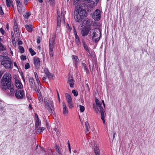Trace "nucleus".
I'll return each mask as SVG.
<instances>
[{
  "label": "nucleus",
  "instance_id": "nucleus-42",
  "mask_svg": "<svg viewBox=\"0 0 155 155\" xmlns=\"http://www.w3.org/2000/svg\"><path fill=\"white\" fill-rule=\"evenodd\" d=\"M41 38L40 37L38 36L37 38V42L39 44L41 42Z\"/></svg>",
  "mask_w": 155,
  "mask_h": 155
},
{
  "label": "nucleus",
  "instance_id": "nucleus-31",
  "mask_svg": "<svg viewBox=\"0 0 155 155\" xmlns=\"http://www.w3.org/2000/svg\"><path fill=\"white\" fill-rule=\"evenodd\" d=\"M38 100L40 102H42L43 99L41 95H40V94H38Z\"/></svg>",
  "mask_w": 155,
  "mask_h": 155
},
{
  "label": "nucleus",
  "instance_id": "nucleus-7",
  "mask_svg": "<svg viewBox=\"0 0 155 155\" xmlns=\"http://www.w3.org/2000/svg\"><path fill=\"white\" fill-rule=\"evenodd\" d=\"M57 30L58 29L59 30L60 29V26L61 25V23L62 22L63 23H64V16L63 14L61 13L60 16L58 14L57 16Z\"/></svg>",
  "mask_w": 155,
  "mask_h": 155
},
{
  "label": "nucleus",
  "instance_id": "nucleus-33",
  "mask_svg": "<svg viewBox=\"0 0 155 155\" xmlns=\"http://www.w3.org/2000/svg\"><path fill=\"white\" fill-rule=\"evenodd\" d=\"M55 149L56 151L58 153L60 154V148L59 146L56 145L55 146Z\"/></svg>",
  "mask_w": 155,
  "mask_h": 155
},
{
  "label": "nucleus",
  "instance_id": "nucleus-15",
  "mask_svg": "<svg viewBox=\"0 0 155 155\" xmlns=\"http://www.w3.org/2000/svg\"><path fill=\"white\" fill-rule=\"evenodd\" d=\"M62 106L63 107V114L64 115L67 116L68 114V110L66 106L65 103L64 102L62 103Z\"/></svg>",
  "mask_w": 155,
  "mask_h": 155
},
{
  "label": "nucleus",
  "instance_id": "nucleus-40",
  "mask_svg": "<svg viewBox=\"0 0 155 155\" xmlns=\"http://www.w3.org/2000/svg\"><path fill=\"white\" fill-rule=\"evenodd\" d=\"M49 54L50 57H52L53 56L54 53L53 50H49Z\"/></svg>",
  "mask_w": 155,
  "mask_h": 155
},
{
  "label": "nucleus",
  "instance_id": "nucleus-44",
  "mask_svg": "<svg viewBox=\"0 0 155 155\" xmlns=\"http://www.w3.org/2000/svg\"><path fill=\"white\" fill-rule=\"evenodd\" d=\"M0 32L2 35H3L5 33V31L2 28H1L0 29Z\"/></svg>",
  "mask_w": 155,
  "mask_h": 155
},
{
  "label": "nucleus",
  "instance_id": "nucleus-45",
  "mask_svg": "<svg viewBox=\"0 0 155 155\" xmlns=\"http://www.w3.org/2000/svg\"><path fill=\"white\" fill-rule=\"evenodd\" d=\"M74 33L75 35V37H77L78 36L77 35L76 31L74 28Z\"/></svg>",
  "mask_w": 155,
  "mask_h": 155
},
{
  "label": "nucleus",
  "instance_id": "nucleus-20",
  "mask_svg": "<svg viewBox=\"0 0 155 155\" xmlns=\"http://www.w3.org/2000/svg\"><path fill=\"white\" fill-rule=\"evenodd\" d=\"M74 81L73 79H69L67 83L71 87H74Z\"/></svg>",
  "mask_w": 155,
  "mask_h": 155
},
{
  "label": "nucleus",
  "instance_id": "nucleus-48",
  "mask_svg": "<svg viewBox=\"0 0 155 155\" xmlns=\"http://www.w3.org/2000/svg\"><path fill=\"white\" fill-rule=\"evenodd\" d=\"M36 78V80L37 81V83L38 84H39V83L40 82V81H39V79H38V77H36V78Z\"/></svg>",
  "mask_w": 155,
  "mask_h": 155
},
{
  "label": "nucleus",
  "instance_id": "nucleus-25",
  "mask_svg": "<svg viewBox=\"0 0 155 155\" xmlns=\"http://www.w3.org/2000/svg\"><path fill=\"white\" fill-rule=\"evenodd\" d=\"M85 127L86 129V132L87 133L89 131L90 126L88 122L86 121L85 123Z\"/></svg>",
  "mask_w": 155,
  "mask_h": 155
},
{
  "label": "nucleus",
  "instance_id": "nucleus-22",
  "mask_svg": "<svg viewBox=\"0 0 155 155\" xmlns=\"http://www.w3.org/2000/svg\"><path fill=\"white\" fill-rule=\"evenodd\" d=\"M45 129V128L43 127H39L37 130L36 134H41Z\"/></svg>",
  "mask_w": 155,
  "mask_h": 155
},
{
  "label": "nucleus",
  "instance_id": "nucleus-23",
  "mask_svg": "<svg viewBox=\"0 0 155 155\" xmlns=\"http://www.w3.org/2000/svg\"><path fill=\"white\" fill-rule=\"evenodd\" d=\"M26 29L29 32H31L32 31V25H25Z\"/></svg>",
  "mask_w": 155,
  "mask_h": 155
},
{
  "label": "nucleus",
  "instance_id": "nucleus-51",
  "mask_svg": "<svg viewBox=\"0 0 155 155\" xmlns=\"http://www.w3.org/2000/svg\"><path fill=\"white\" fill-rule=\"evenodd\" d=\"M25 1V5H27V3L28 2V0H24Z\"/></svg>",
  "mask_w": 155,
  "mask_h": 155
},
{
  "label": "nucleus",
  "instance_id": "nucleus-63",
  "mask_svg": "<svg viewBox=\"0 0 155 155\" xmlns=\"http://www.w3.org/2000/svg\"><path fill=\"white\" fill-rule=\"evenodd\" d=\"M53 0H49V1H51V2H52Z\"/></svg>",
  "mask_w": 155,
  "mask_h": 155
},
{
  "label": "nucleus",
  "instance_id": "nucleus-61",
  "mask_svg": "<svg viewBox=\"0 0 155 155\" xmlns=\"http://www.w3.org/2000/svg\"><path fill=\"white\" fill-rule=\"evenodd\" d=\"M46 79V78L45 77H43V80L45 81V80Z\"/></svg>",
  "mask_w": 155,
  "mask_h": 155
},
{
  "label": "nucleus",
  "instance_id": "nucleus-36",
  "mask_svg": "<svg viewBox=\"0 0 155 155\" xmlns=\"http://www.w3.org/2000/svg\"><path fill=\"white\" fill-rule=\"evenodd\" d=\"M84 47L85 49L87 51V52H89V50L88 48V47L87 45L84 42H83Z\"/></svg>",
  "mask_w": 155,
  "mask_h": 155
},
{
  "label": "nucleus",
  "instance_id": "nucleus-13",
  "mask_svg": "<svg viewBox=\"0 0 155 155\" xmlns=\"http://www.w3.org/2000/svg\"><path fill=\"white\" fill-rule=\"evenodd\" d=\"M73 62L74 63L76 66L79 62V60L78 57L76 55H72L71 56Z\"/></svg>",
  "mask_w": 155,
  "mask_h": 155
},
{
  "label": "nucleus",
  "instance_id": "nucleus-34",
  "mask_svg": "<svg viewBox=\"0 0 155 155\" xmlns=\"http://www.w3.org/2000/svg\"><path fill=\"white\" fill-rule=\"evenodd\" d=\"M79 106L80 112H83L85 109L84 107L83 106L81 105H79Z\"/></svg>",
  "mask_w": 155,
  "mask_h": 155
},
{
  "label": "nucleus",
  "instance_id": "nucleus-38",
  "mask_svg": "<svg viewBox=\"0 0 155 155\" xmlns=\"http://www.w3.org/2000/svg\"><path fill=\"white\" fill-rule=\"evenodd\" d=\"M82 65L83 66V67L84 68V69L86 71H88V69L87 68V67L86 66V64L84 63H83L82 64Z\"/></svg>",
  "mask_w": 155,
  "mask_h": 155
},
{
  "label": "nucleus",
  "instance_id": "nucleus-16",
  "mask_svg": "<svg viewBox=\"0 0 155 155\" xmlns=\"http://www.w3.org/2000/svg\"><path fill=\"white\" fill-rule=\"evenodd\" d=\"M80 0H79L78 3ZM99 0H85V1L88 3H90L94 6L96 5L97 3L98 2ZM78 3H77L78 4ZM77 4V3L76 4Z\"/></svg>",
  "mask_w": 155,
  "mask_h": 155
},
{
  "label": "nucleus",
  "instance_id": "nucleus-26",
  "mask_svg": "<svg viewBox=\"0 0 155 155\" xmlns=\"http://www.w3.org/2000/svg\"><path fill=\"white\" fill-rule=\"evenodd\" d=\"M34 80L33 78H30L29 79V82L31 86L34 87Z\"/></svg>",
  "mask_w": 155,
  "mask_h": 155
},
{
  "label": "nucleus",
  "instance_id": "nucleus-60",
  "mask_svg": "<svg viewBox=\"0 0 155 155\" xmlns=\"http://www.w3.org/2000/svg\"><path fill=\"white\" fill-rule=\"evenodd\" d=\"M115 133L114 132V134H113V138L114 139V137H115Z\"/></svg>",
  "mask_w": 155,
  "mask_h": 155
},
{
  "label": "nucleus",
  "instance_id": "nucleus-46",
  "mask_svg": "<svg viewBox=\"0 0 155 155\" xmlns=\"http://www.w3.org/2000/svg\"><path fill=\"white\" fill-rule=\"evenodd\" d=\"M54 130H55V132H56V134H59V131H58V130L56 128V127H55L54 129Z\"/></svg>",
  "mask_w": 155,
  "mask_h": 155
},
{
  "label": "nucleus",
  "instance_id": "nucleus-18",
  "mask_svg": "<svg viewBox=\"0 0 155 155\" xmlns=\"http://www.w3.org/2000/svg\"><path fill=\"white\" fill-rule=\"evenodd\" d=\"M94 150L96 155H100V152L99 148V146L97 144L94 143Z\"/></svg>",
  "mask_w": 155,
  "mask_h": 155
},
{
  "label": "nucleus",
  "instance_id": "nucleus-55",
  "mask_svg": "<svg viewBox=\"0 0 155 155\" xmlns=\"http://www.w3.org/2000/svg\"><path fill=\"white\" fill-rule=\"evenodd\" d=\"M29 108H30V109L31 110V109H32V107H31V104H30L29 105Z\"/></svg>",
  "mask_w": 155,
  "mask_h": 155
},
{
  "label": "nucleus",
  "instance_id": "nucleus-14",
  "mask_svg": "<svg viewBox=\"0 0 155 155\" xmlns=\"http://www.w3.org/2000/svg\"><path fill=\"white\" fill-rule=\"evenodd\" d=\"M90 30V29L88 28H84L81 30V34L82 36H87Z\"/></svg>",
  "mask_w": 155,
  "mask_h": 155
},
{
  "label": "nucleus",
  "instance_id": "nucleus-35",
  "mask_svg": "<svg viewBox=\"0 0 155 155\" xmlns=\"http://www.w3.org/2000/svg\"><path fill=\"white\" fill-rule=\"evenodd\" d=\"M18 48L19 49L20 52L21 53H23L24 52V48L21 46H19L18 47Z\"/></svg>",
  "mask_w": 155,
  "mask_h": 155
},
{
  "label": "nucleus",
  "instance_id": "nucleus-62",
  "mask_svg": "<svg viewBox=\"0 0 155 155\" xmlns=\"http://www.w3.org/2000/svg\"><path fill=\"white\" fill-rule=\"evenodd\" d=\"M69 152H70V153H71V148H69Z\"/></svg>",
  "mask_w": 155,
  "mask_h": 155
},
{
  "label": "nucleus",
  "instance_id": "nucleus-30",
  "mask_svg": "<svg viewBox=\"0 0 155 155\" xmlns=\"http://www.w3.org/2000/svg\"><path fill=\"white\" fill-rule=\"evenodd\" d=\"M29 50L31 55H34L36 54V53L34 51V50H33L31 48H29Z\"/></svg>",
  "mask_w": 155,
  "mask_h": 155
},
{
  "label": "nucleus",
  "instance_id": "nucleus-3",
  "mask_svg": "<svg viewBox=\"0 0 155 155\" xmlns=\"http://www.w3.org/2000/svg\"><path fill=\"white\" fill-rule=\"evenodd\" d=\"M95 103L96 105H94V108L96 112L97 113L100 111L101 113V118L102 120L103 123L105 124V122L104 120V110L101 107V103L96 98L95 100Z\"/></svg>",
  "mask_w": 155,
  "mask_h": 155
},
{
  "label": "nucleus",
  "instance_id": "nucleus-27",
  "mask_svg": "<svg viewBox=\"0 0 155 155\" xmlns=\"http://www.w3.org/2000/svg\"><path fill=\"white\" fill-rule=\"evenodd\" d=\"M6 5L8 7H9L11 5L13 6L12 5V0H6Z\"/></svg>",
  "mask_w": 155,
  "mask_h": 155
},
{
  "label": "nucleus",
  "instance_id": "nucleus-50",
  "mask_svg": "<svg viewBox=\"0 0 155 155\" xmlns=\"http://www.w3.org/2000/svg\"><path fill=\"white\" fill-rule=\"evenodd\" d=\"M22 42L21 41H19L18 42V44L19 45H22Z\"/></svg>",
  "mask_w": 155,
  "mask_h": 155
},
{
  "label": "nucleus",
  "instance_id": "nucleus-37",
  "mask_svg": "<svg viewBox=\"0 0 155 155\" xmlns=\"http://www.w3.org/2000/svg\"><path fill=\"white\" fill-rule=\"evenodd\" d=\"M72 92L75 97L77 96L78 95V92L74 90H73L72 91Z\"/></svg>",
  "mask_w": 155,
  "mask_h": 155
},
{
  "label": "nucleus",
  "instance_id": "nucleus-9",
  "mask_svg": "<svg viewBox=\"0 0 155 155\" xmlns=\"http://www.w3.org/2000/svg\"><path fill=\"white\" fill-rule=\"evenodd\" d=\"M65 96L69 108H72L74 107V103L71 95L66 93L65 94Z\"/></svg>",
  "mask_w": 155,
  "mask_h": 155
},
{
  "label": "nucleus",
  "instance_id": "nucleus-43",
  "mask_svg": "<svg viewBox=\"0 0 155 155\" xmlns=\"http://www.w3.org/2000/svg\"><path fill=\"white\" fill-rule=\"evenodd\" d=\"M4 14V12L2 9V7L0 6V14L3 15Z\"/></svg>",
  "mask_w": 155,
  "mask_h": 155
},
{
  "label": "nucleus",
  "instance_id": "nucleus-2",
  "mask_svg": "<svg viewBox=\"0 0 155 155\" xmlns=\"http://www.w3.org/2000/svg\"><path fill=\"white\" fill-rule=\"evenodd\" d=\"M12 77L10 74L6 72L3 75L1 83V87L3 90H7L10 95L13 93V85L11 84Z\"/></svg>",
  "mask_w": 155,
  "mask_h": 155
},
{
  "label": "nucleus",
  "instance_id": "nucleus-56",
  "mask_svg": "<svg viewBox=\"0 0 155 155\" xmlns=\"http://www.w3.org/2000/svg\"><path fill=\"white\" fill-rule=\"evenodd\" d=\"M34 74L35 78H36V77H38V75L36 72H35Z\"/></svg>",
  "mask_w": 155,
  "mask_h": 155
},
{
  "label": "nucleus",
  "instance_id": "nucleus-8",
  "mask_svg": "<svg viewBox=\"0 0 155 155\" xmlns=\"http://www.w3.org/2000/svg\"><path fill=\"white\" fill-rule=\"evenodd\" d=\"M15 95L17 99H23L25 96V91L23 90H17L15 92Z\"/></svg>",
  "mask_w": 155,
  "mask_h": 155
},
{
  "label": "nucleus",
  "instance_id": "nucleus-10",
  "mask_svg": "<svg viewBox=\"0 0 155 155\" xmlns=\"http://www.w3.org/2000/svg\"><path fill=\"white\" fill-rule=\"evenodd\" d=\"M101 12L98 9L96 10L93 13L92 15L93 18L95 21H98L101 18Z\"/></svg>",
  "mask_w": 155,
  "mask_h": 155
},
{
  "label": "nucleus",
  "instance_id": "nucleus-17",
  "mask_svg": "<svg viewBox=\"0 0 155 155\" xmlns=\"http://www.w3.org/2000/svg\"><path fill=\"white\" fill-rule=\"evenodd\" d=\"M34 60L35 66L37 67L39 66L40 63V61L39 58L37 57H35L34 58Z\"/></svg>",
  "mask_w": 155,
  "mask_h": 155
},
{
  "label": "nucleus",
  "instance_id": "nucleus-5",
  "mask_svg": "<svg viewBox=\"0 0 155 155\" xmlns=\"http://www.w3.org/2000/svg\"><path fill=\"white\" fill-rule=\"evenodd\" d=\"M1 64L7 69L11 70L12 68V62L8 57H5L4 58L1 62Z\"/></svg>",
  "mask_w": 155,
  "mask_h": 155
},
{
  "label": "nucleus",
  "instance_id": "nucleus-29",
  "mask_svg": "<svg viewBox=\"0 0 155 155\" xmlns=\"http://www.w3.org/2000/svg\"><path fill=\"white\" fill-rule=\"evenodd\" d=\"M31 15V13L30 12H25L23 14V16L26 18H28Z\"/></svg>",
  "mask_w": 155,
  "mask_h": 155
},
{
  "label": "nucleus",
  "instance_id": "nucleus-28",
  "mask_svg": "<svg viewBox=\"0 0 155 155\" xmlns=\"http://www.w3.org/2000/svg\"><path fill=\"white\" fill-rule=\"evenodd\" d=\"M75 37V41L76 43L78 46L79 45L81 44L80 41L79 40V38L78 36H77V37Z\"/></svg>",
  "mask_w": 155,
  "mask_h": 155
},
{
  "label": "nucleus",
  "instance_id": "nucleus-57",
  "mask_svg": "<svg viewBox=\"0 0 155 155\" xmlns=\"http://www.w3.org/2000/svg\"><path fill=\"white\" fill-rule=\"evenodd\" d=\"M16 3H17V4L20 2L19 0H16Z\"/></svg>",
  "mask_w": 155,
  "mask_h": 155
},
{
  "label": "nucleus",
  "instance_id": "nucleus-1",
  "mask_svg": "<svg viewBox=\"0 0 155 155\" xmlns=\"http://www.w3.org/2000/svg\"><path fill=\"white\" fill-rule=\"evenodd\" d=\"M86 11H89L87 5L84 3L77 5L74 12V18L77 22H80L87 15Z\"/></svg>",
  "mask_w": 155,
  "mask_h": 155
},
{
  "label": "nucleus",
  "instance_id": "nucleus-6",
  "mask_svg": "<svg viewBox=\"0 0 155 155\" xmlns=\"http://www.w3.org/2000/svg\"><path fill=\"white\" fill-rule=\"evenodd\" d=\"M44 102L47 110L49 111H52L53 109L54 103L53 100L51 99L45 97L44 99Z\"/></svg>",
  "mask_w": 155,
  "mask_h": 155
},
{
  "label": "nucleus",
  "instance_id": "nucleus-53",
  "mask_svg": "<svg viewBox=\"0 0 155 155\" xmlns=\"http://www.w3.org/2000/svg\"><path fill=\"white\" fill-rule=\"evenodd\" d=\"M57 95H58V100L59 101H60V97H59V94L58 92V91H57Z\"/></svg>",
  "mask_w": 155,
  "mask_h": 155
},
{
  "label": "nucleus",
  "instance_id": "nucleus-59",
  "mask_svg": "<svg viewBox=\"0 0 155 155\" xmlns=\"http://www.w3.org/2000/svg\"><path fill=\"white\" fill-rule=\"evenodd\" d=\"M38 1L39 2H40V3H41L43 2V0H38Z\"/></svg>",
  "mask_w": 155,
  "mask_h": 155
},
{
  "label": "nucleus",
  "instance_id": "nucleus-32",
  "mask_svg": "<svg viewBox=\"0 0 155 155\" xmlns=\"http://www.w3.org/2000/svg\"><path fill=\"white\" fill-rule=\"evenodd\" d=\"M46 74L48 77L49 79H51L52 78L53 76L51 75L48 72H45Z\"/></svg>",
  "mask_w": 155,
  "mask_h": 155
},
{
  "label": "nucleus",
  "instance_id": "nucleus-64",
  "mask_svg": "<svg viewBox=\"0 0 155 155\" xmlns=\"http://www.w3.org/2000/svg\"><path fill=\"white\" fill-rule=\"evenodd\" d=\"M102 102L103 104L104 103V100H102Z\"/></svg>",
  "mask_w": 155,
  "mask_h": 155
},
{
  "label": "nucleus",
  "instance_id": "nucleus-24",
  "mask_svg": "<svg viewBox=\"0 0 155 155\" xmlns=\"http://www.w3.org/2000/svg\"><path fill=\"white\" fill-rule=\"evenodd\" d=\"M17 9L18 12L20 13L22 12V5L21 2L17 4Z\"/></svg>",
  "mask_w": 155,
  "mask_h": 155
},
{
  "label": "nucleus",
  "instance_id": "nucleus-12",
  "mask_svg": "<svg viewBox=\"0 0 155 155\" xmlns=\"http://www.w3.org/2000/svg\"><path fill=\"white\" fill-rule=\"evenodd\" d=\"M15 85L18 89H21L23 88V86L20 81L17 78L15 79Z\"/></svg>",
  "mask_w": 155,
  "mask_h": 155
},
{
  "label": "nucleus",
  "instance_id": "nucleus-4",
  "mask_svg": "<svg viewBox=\"0 0 155 155\" xmlns=\"http://www.w3.org/2000/svg\"><path fill=\"white\" fill-rule=\"evenodd\" d=\"M90 36L92 40L95 42H98L100 38L101 32L100 29L95 28L91 29L90 33Z\"/></svg>",
  "mask_w": 155,
  "mask_h": 155
},
{
  "label": "nucleus",
  "instance_id": "nucleus-58",
  "mask_svg": "<svg viewBox=\"0 0 155 155\" xmlns=\"http://www.w3.org/2000/svg\"><path fill=\"white\" fill-rule=\"evenodd\" d=\"M6 28L7 29H8L9 26H8V25L7 24L6 25Z\"/></svg>",
  "mask_w": 155,
  "mask_h": 155
},
{
  "label": "nucleus",
  "instance_id": "nucleus-11",
  "mask_svg": "<svg viewBox=\"0 0 155 155\" xmlns=\"http://www.w3.org/2000/svg\"><path fill=\"white\" fill-rule=\"evenodd\" d=\"M55 39L54 38H52L49 40V50H53L55 44Z\"/></svg>",
  "mask_w": 155,
  "mask_h": 155
},
{
  "label": "nucleus",
  "instance_id": "nucleus-52",
  "mask_svg": "<svg viewBox=\"0 0 155 155\" xmlns=\"http://www.w3.org/2000/svg\"><path fill=\"white\" fill-rule=\"evenodd\" d=\"M14 66L16 67L17 68H18V66H17V64H16V63L15 62H14Z\"/></svg>",
  "mask_w": 155,
  "mask_h": 155
},
{
  "label": "nucleus",
  "instance_id": "nucleus-49",
  "mask_svg": "<svg viewBox=\"0 0 155 155\" xmlns=\"http://www.w3.org/2000/svg\"><path fill=\"white\" fill-rule=\"evenodd\" d=\"M37 94L38 96V94H40V95H41V93L40 91L38 90H37Z\"/></svg>",
  "mask_w": 155,
  "mask_h": 155
},
{
  "label": "nucleus",
  "instance_id": "nucleus-47",
  "mask_svg": "<svg viewBox=\"0 0 155 155\" xmlns=\"http://www.w3.org/2000/svg\"><path fill=\"white\" fill-rule=\"evenodd\" d=\"M79 1V0H74L73 4L74 5L78 3Z\"/></svg>",
  "mask_w": 155,
  "mask_h": 155
},
{
  "label": "nucleus",
  "instance_id": "nucleus-21",
  "mask_svg": "<svg viewBox=\"0 0 155 155\" xmlns=\"http://www.w3.org/2000/svg\"><path fill=\"white\" fill-rule=\"evenodd\" d=\"M37 119L35 123V127L36 128H37L38 126L41 125V121L39 120L37 115Z\"/></svg>",
  "mask_w": 155,
  "mask_h": 155
},
{
  "label": "nucleus",
  "instance_id": "nucleus-39",
  "mask_svg": "<svg viewBox=\"0 0 155 155\" xmlns=\"http://www.w3.org/2000/svg\"><path fill=\"white\" fill-rule=\"evenodd\" d=\"M30 68L29 64L28 63H27L25 65V68L26 69H28Z\"/></svg>",
  "mask_w": 155,
  "mask_h": 155
},
{
  "label": "nucleus",
  "instance_id": "nucleus-54",
  "mask_svg": "<svg viewBox=\"0 0 155 155\" xmlns=\"http://www.w3.org/2000/svg\"><path fill=\"white\" fill-rule=\"evenodd\" d=\"M68 142V147L69 148H69H71L70 145V143H69V141Z\"/></svg>",
  "mask_w": 155,
  "mask_h": 155
},
{
  "label": "nucleus",
  "instance_id": "nucleus-19",
  "mask_svg": "<svg viewBox=\"0 0 155 155\" xmlns=\"http://www.w3.org/2000/svg\"><path fill=\"white\" fill-rule=\"evenodd\" d=\"M14 30L15 34H18L19 33V31L18 29V27L16 23H14Z\"/></svg>",
  "mask_w": 155,
  "mask_h": 155
},
{
  "label": "nucleus",
  "instance_id": "nucleus-41",
  "mask_svg": "<svg viewBox=\"0 0 155 155\" xmlns=\"http://www.w3.org/2000/svg\"><path fill=\"white\" fill-rule=\"evenodd\" d=\"M20 57L21 59L22 60H25L26 59V57L23 55L21 56Z\"/></svg>",
  "mask_w": 155,
  "mask_h": 155
}]
</instances>
